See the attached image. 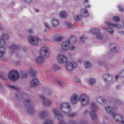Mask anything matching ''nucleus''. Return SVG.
<instances>
[{"instance_id": "nucleus-1", "label": "nucleus", "mask_w": 124, "mask_h": 124, "mask_svg": "<svg viewBox=\"0 0 124 124\" xmlns=\"http://www.w3.org/2000/svg\"><path fill=\"white\" fill-rule=\"evenodd\" d=\"M80 100L81 104L83 106H86L89 102V97L84 94H81L80 96L77 94H74L72 95L70 98L71 102L73 104H76Z\"/></svg>"}, {"instance_id": "nucleus-2", "label": "nucleus", "mask_w": 124, "mask_h": 124, "mask_svg": "<svg viewBox=\"0 0 124 124\" xmlns=\"http://www.w3.org/2000/svg\"><path fill=\"white\" fill-rule=\"evenodd\" d=\"M57 60L60 63L63 64L67 63L66 67L67 70H71L74 69L78 66L77 63L74 61L67 62L68 60L65 55L62 54L58 55L57 57Z\"/></svg>"}, {"instance_id": "nucleus-3", "label": "nucleus", "mask_w": 124, "mask_h": 124, "mask_svg": "<svg viewBox=\"0 0 124 124\" xmlns=\"http://www.w3.org/2000/svg\"><path fill=\"white\" fill-rule=\"evenodd\" d=\"M40 53V56H38L36 59V62L39 64L42 63L44 61V58L48 56L50 52L47 47L44 46L41 49Z\"/></svg>"}, {"instance_id": "nucleus-4", "label": "nucleus", "mask_w": 124, "mask_h": 124, "mask_svg": "<svg viewBox=\"0 0 124 124\" xmlns=\"http://www.w3.org/2000/svg\"><path fill=\"white\" fill-rule=\"evenodd\" d=\"M8 77L11 80L15 81L19 79V73L17 70H11L9 72Z\"/></svg>"}, {"instance_id": "nucleus-5", "label": "nucleus", "mask_w": 124, "mask_h": 124, "mask_svg": "<svg viewBox=\"0 0 124 124\" xmlns=\"http://www.w3.org/2000/svg\"><path fill=\"white\" fill-rule=\"evenodd\" d=\"M91 108V110L90 112V115L93 119L96 120L97 119L96 112L98 110V107L94 103H92Z\"/></svg>"}, {"instance_id": "nucleus-6", "label": "nucleus", "mask_w": 124, "mask_h": 124, "mask_svg": "<svg viewBox=\"0 0 124 124\" xmlns=\"http://www.w3.org/2000/svg\"><path fill=\"white\" fill-rule=\"evenodd\" d=\"M10 48L11 49V51L13 53L15 54L16 57L18 59H21V57L20 55L18 53V49L19 47L17 45L15 44H12L10 46Z\"/></svg>"}, {"instance_id": "nucleus-7", "label": "nucleus", "mask_w": 124, "mask_h": 124, "mask_svg": "<svg viewBox=\"0 0 124 124\" xmlns=\"http://www.w3.org/2000/svg\"><path fill=\"white\" fill-rule=\"evenodd\" d=\"M8 38L9 36L8 34L6 33H4L2 34L0 39V47H4L6 44L5 40L8 39Z\"/></svg>"}, {"instance_id": "nucleus-8", "label": "nucleus", "mask_w": 124, "mask_h": 124, "mask_svg": "<svg viewBox=\"0 0 124 124\" xmlns=\"http://www.w3.org/2000/svg\"><path fill=\"white\" fill-rule=\"evenodd\" d=\"M29 42L31 44L34 45H37L38 43L41 41V39L38 37H35L33 36H29L28 37Z\"/></svg>"}, {"instance_id": "nucleus-9", "label": "nucleus", "mask_w": 124, "mask_h": 124, "mask_svg": "<svg viewBox=\"0 0 124 124\" xmlns=\"http://www.w3.org/2000/svg\"><path fill=\"white\" fill-rule=\"evenodd\" d=\"M60 108L63 113H65L67 112V110H69L71 108V106L69 103L67 102H63L61 103L60 105Z\"/></svg>"}, {"instance_id": "nucleus-10", "label": "nucleus", "mask_w": 124, "mask_h": 124, "mask_svg": "<svg viewBox=\"0 0 124 124\" xmlns=\"http://www.w3.org/2000/svg\"><path fill=\"white\" fill-rule=\"evenodd\" d=\"M104 80L106 82L107 85H108V84H111V81L112 78V76L110 74H107L103 76Z\"/></svg>"}, {"instance_id": "nucleus-11", "label": "nucleus", "mask_w": 124, "mask_h": 124, "mask_svg": "<svg viewBox=\"0 0 124 124\" xmlns=\"http://www.w3.org/2000/svg\"><path fill=\"white\" fill-rule=\"evenodd\" d=\"M69 42L64 41L61 44V49L62 51H66L69 48Z\"/></svg>"}, {"instance_id": "nucleus-12", "label": "nucleus", "mask_w": 124, "mask_h": 124, "mask_svg": "<svg viewBox=\"0 0 124 124\" xmlns=\"http://www.w3.org/2000/svg\"><path fill=\"white\" fill-rule=\"evenodd\" d=\"M39 80L36 78H34L31 82L30 85L31 87H34L38 85L39 84Z\"/></svg>"}, {"instance_id": "nucleus-13", "label": "nucleus", "mask_w": 124, "mask_h": 124, "mask_svg": "<svg viewBox=\"0 0 124 124\" xmlns=\"http://www.w3.org/2000/svg\"><path fill=\"white\" fill-rule=\"evenodd\" d=\"M32 100L30 98H28L25 99L23 101V104L25 107H27L32 105L31 104Z\"/></svg>"}, {"instance_id": "nucleus-14", "label": "nucleus", "mask_w": 124, "mask_h": 124, "mask_svg": "<svg viewBox=\"0 0 124 124\" xmlns=\"http://www.w3.org/2000/svg\"><path fill=\"white\" fill-rule=\"evenodd\" d=\"M27 111L29 114H32L34 112V108L33 105H31L26 107Z\"/></svg>"}, {"instance_id": "nucleus-15", "label": "nucleus", "mask_w": 124, "mask_h": 124, "mask_svg": "<svg viewBox=\"0 0 124 124\" xmlns=\"http://www.w3.org/2000/svg\"><path fill=\"white\" fill-rule=\"evenodd\" d=\"M105 109L108 113L111 114L112 116H115L114 113L113 112V110L112 107L111 108L109 106H108L105 107Z\"/></svg>"}, {"instance_id": "nucleus-16", "label": "nucleus", "mask_w": 124, "mask_h": 124, "mask_svg": "<svg viewBox=\"0 0 124 124\" xmlns=\"http://www.w3.org/2000/svg\"><path fill=\"white\" fill-rule=\"evenodd\" d=\"M110 51L112 52H116L117 51L116 45L115 43H112L110 45Z\"/></svg>"}, {"instance_id": "nucleus-17", "label": "nucleus", "mask_w": 124, "mask_h": 124, "mask_svg": "<svg viewBox=\"0 0 124 124\" xmlns=\"http://www.w3.org/2000/svg\"><path fill=\"white\" fill-rule=\"evenodd\" d=\"M53 112L55 116L58 119H60L62 118V116L61 114L59 112H58L56 109H53Z\"/></svg>"}, {"instance_id": "nucleus-18", "label": "nucleus", "mask_w": 124, "mask_h": 124, "mask_svg": "<svg viewBox=\"0 0 124 124\" xmlns=\"http://www.w3.org/2000/svg\"><path fill=\"white\" fill-rule=\"evenodd\" d=\"M54 80L61 87H62L65 85V84L63 83V81L62 79L55 78Z\"/></svg>"}, {"instance_id": "nucleus-19", "label": "nucleus", "mask_w": 124, "mask_h": 124, "mask_svg": "<svg viewBox=\"0 0 124 124\" xmlns=\"http://www.w3.org/2000/svg\"><path fill=\"white\" fill-rule=\"evenodd\" d=\"M52 25L54 27L57 26L59 24V21L57 19L54 18L51 20V21Z\"/></svg>"}, {"instance_id": "nucleus-20", "label": "nucleus", "mask_w": 124, "mask_h": 124, "mask_svg": "<svg viewBox=\"0 0 124 124\" xmlns=\"http://www.w3.org/2000/svg\"><path fill=\"white\" fill-rule=\"evenodd\" d=\"M81 13L82 15L85 17L89 15L88 11L86 9H82L81 10Z\"/></svg>"}, {"instance_id": "nucleus-21", "label": "nucleus", "mask_w": 124, "mask_h": 124, "mask_svg": "<svg viewBox=\"0 0 124 124\" xmlns=\"http://www.w3.org/2000/svg\"><path fill=\"white\" fill-rule=\"evenodd\" d=\"M87 81L89 85H92L95 84L96 80L93 78H91L88 79L87 80Z\"/></svg>"}, {"instance_id": "nucleus-22", "label": "nucleus", "mask_w": 124, "mask_h": 124, "mask_svg": "<svg viewBox=\"0 0 124 124\" xmlns=\"http://www.w3.org/2000/svg\"><path fill=\"white\" fill-rule=\"evenodd\" d=\"M105 23L108 26H113L118 28H121V27L120 25L116 24H113L112 23H109L108 22H105Z\"/></svg>"}, {"instance_id": "nucleus-23", "label": "nucleus", "mask_w": 124, "mask_h": 124, "mask_svg": "<svg viewBox=\"0 0 124 124\" xmlns=\"http://www.w3.org/2000/svg\"><path fill=\"white\" fill-rule=\"evenodd\" d=\"M83 64L85 67L87 68L91 67L92 66L91 62L88 61H85L83 62Z\"/></svg>"}, {"instance_id": "nucleus-24", "label": "nucleus", "mask_w": 124, "mask_h": 124, "mask_svg": "<svg viewBox=\"0 0 124 124\" xmlns=\"http://www.w3.org/2000/svg\"><path fill=\"white\" fill-rule=\"evenodd\" d=\"M97 101L100 104H105L106 103L105 99L102 98L101 97H98L97 99Z\"/></svg>"}, {"instance_id": "nucleus-25", "label": "nucleus", "mask_w": 124, "mask_h": 124, "mask_svg": "<svg viewBox=\"0 0 124 124\" xmlns=\"http://www.w3.org/2000/svg\"><path fill=\"white\" fill-rule=\"evenodd\" d=\"M65 114L68 116L69 117H75L76 114L75 113H70V110L69 109L68 111L65 112Z\"/></svg>"}, {"instance_id": "nucleus-26", "label": "nucleus", "mask_w": 124, "mask_h": 124, "mask_svg": "<svg viewBox=\"0 0 124 124\" xmlns=\"http://www.w3.org/2000/svg\"><path fill=\"white\" fill-rule=\"evenodd\" d=\"M48 115V113L46 111H42L40 114V117L42 118H45Z\"/></svg>"}, {"instance_id": "nucleus-27", "label": "nucleus", "mask_w": 124, "mask_h": 124, "mask_svg": "<svg viewBox=\"0 0 124 124\" xmlns=\"http://www.w3.org/2000/svg\"><path fill=\"white\" fill-rule=\"evenodd\" d=\"M100 31V29L98 28H94L90 30L91 32L93 34H94L96 35V34L98 33Z\"/></svg>"}, {"instance_id": "nucleus-28", "label": "nucleus", "mask_w": 124, "mask_h": 124, "mask_svg": "<svg viewBox=\"0 0 124 124\" xmlns=\"http://www.w3.org/2000/svg\"><path fill=\"white\" fill-rule=\"evenodd\" d=\"M5 53V47H0V57L3 56Z\"/></svg>"}, {"instance_id": "nucleus-29", "label": "nucleus", "mask_w": 124, "mask_h": 124, "mask_svg": "<svg viewBox=\"0 0 124 124\" xmlns=\"http://www.w3.org/2000/svg\"><path fill=\"white\" fill-rule=\"evenodd\" d=\"M120 77L122 78H124V70L122 71L118 75H117L115 76L116 80H117L119 77Z\"/></svg>"}, {"instance_id": "nucleus-30", "label": "nucleus", "mask_w": 124, "mask_h": 124, "mask_svg": "<svg viewBox=\"0 0 124 124\" xmlns=\"http://www.w3.org/2000/svg\"><path fill=\"white\" fill-rule=\"evenodd\" d=\"M37 73L36 70H30L29 71V75L32 77L35 76Z\"/></svg>"}, {"instance_id": "nucleus-31", "label": "nucleus", "mask_w": 124, "mask_h": 124, "mask_svg": "<svg viewBox=\"0 0 124 124\" xmlns=\"http://www.w3.org/2000/svg\"><path fill=\"white\" fill-rule=\"evenodd\" d=\"M16 98L18 100L23 99V94L19 93H17L16 94Z\"/></svg>"}, {"instance_id": "nucleus-32", "label": "nucleus", "mask_w": 124, "mask_h": 124, "mask_svg": "<svg viewBox=\"0 0 124 124\" xmlns=\"http://www.w3.org/2000/svg\"><path fill=\"white\" fill-rule=\"evenodd\" d=\"M115 116H112L115 120L116 121L120 122V121L119 118V116H122L120 114H116L114 113Z\"/></svg>"}, {"instance_id": "nucleus-33", "label": "nucleus", "mask_w": 124, "mask_h": 124, "mask_svg": "<svg viewBox=\"0 0 124 124\" xmlns=\"http://www.w3.org/2000/svg\"><path fill=\"white\" fill-rule=\"evenodd\" d=\"M95 36L97 39L99 40L102 39L103 38V35L99 32L98 33L96 34Z\"/></svg>"}, {"instance_id": "nucleus-34", "label": "nucleus", "mask_w": 124, "mask_h": 124, "mask_svg": "<svg viewBox=\"0 0 124 124\" xmlns=\"http://www.w3.org/2000/svg\"><path fill=\"white\" fill-rule=\"evenodd\" d=\"M60 15L62 18H65L67 16V13L64 11H63L61 12Z\"/></svg>"}, {"instance_id": "nucleus-35", "label": "nucleus", "mask_w": 124, "mask_h": 124, "mask_svg": "<svg viewBox=\"0 0 124 124\" xmlns=\"http://www.w3.org/2000/svg\"><path fill=\"white\" fill-rule=\"evenodd\" d=\"M76 41V39L73 36H71L70 37L69 39V41H68L71 42L72 43H75Z\"/></svg>"}, {"instance_id": "nucleus-36", "label": "nucleus", "mask_w": 124, "mask_h": 124, "mask_svg": "<svg viewBox=\"0 0 124 124\" xmlns=\"http://www.w3.org/2000/svg\"><path fill=\"white\" fill-rule=\"evenodd\" d=\"M81 16L79 14H77L75 15L74 16L75 19L77 21L80 20L81 19Z\"/></svg>"}, {"instance_id": "nucleus-37", "label": "nucleus", "mask_w": 124, "mask_h": 124, "mask_svg": "<svg viewBox=\"0 0 124 124\" xmlns=\"http://www.w3.org/2000/svg\"><path fill=\"white\" fill-rule=\"evenodd\" d=\"M61 69V68L60 66L56 64L54 65L52 67V69L53 70H57Z\"/></svg>"}, {"instance_id": "nucleus-38", "label": "nucleus", "mask_w": 124, "mask_h": 124, "mask_svg": "<svg viewBox=\"0 0 124 124\" xmlns=\"http://www.w3.org/2000/svg\"><path fill=\"white\" fill-rule=\"evenodd\" d=\"M27 76V73L25 72H22L21 74V78L23 79L26 78Z\"/></svg>"}, {"instance_id": "nucleus-39", "label": "nucleus", "mask_w": 124, "mask_h": 124, "mask_svg": "<svg viewBox=\"0 0 124 124\" xmlns=\"http://www.w3.org/2000/svg\"><path fill=\"white\" fill-rule=\"evenodd\" d=\"M43 104L45 106H47L50 105L51 104V101H43Z\"/></svg>"}, {"instance_id": "nucleus-40", "label": "nucleus", "mask_w": 124, "mask_h": 124, "mask_svg": "<svg viewBox=\"0 0 124 124\" xmlns=\"http://www.w3.org/2000/svg\"><path fill=\"white\" fill-rule=\"evenodd\" d=\"M89 1L88 0H85L84 2V4L85 6L87 8H89L90 7V5L88 4Z\"/></svg>"}, {"instance_id": "nucleus-41", "label": "nucleus", "mask_w": 124, "mask_h": 124, "mask_svg": "<svg viewBox=\"0 0 124 124\" xmlns=\"http://www.w3.org/2000/svg\"><path fill=\"white\" fill-rule=\"evenodd\" d=\"M87 39V38L85 35H83L80 38V41L82 42H84Z\"/></svg>"}, {"instance_id": "nucleus-42", "label": "nucleus", "mask_w": 124, "mask_h": 124, "mask_svg": "<svg viewBox=\"0 0 124 124\" xmlns=\"http://www.w3.org/2000/svg\"><path fill=\"white\" fill-rule=\"evenodd\" d=\"M65 24L69 28H72L73 26V24L69 22H66V23Z\"/></svg>"}, {"instance_id": "nucleus-43", "label": "nucleus", "mask_w": 124, "mask_h": 124, "mask_svg": "<svg viewBox=\"0 0 124 124\" xmlns=\"http://www.w3.org/2000/svg\"><path fill=\"white\" fill-rule=\"evenodd\" d=\"M113 20L116 22H119L120 20V18L118 16H115L113 18Z\"/></svg>"}, {"instance_id": "nucleus-44", "label": "nucleus", "mask_w": 124, "mask_h": 124, "mask_svg": "<svg viewBox=\"0 0 124 124\" xmlns=\"http://www.w3.org/2000/svg\"><path fill=\"white\" fill-rule=\"evenodd\" d=\"M8 85L10 88L13 89L15 90H18L19 89L18 88L15 87L13 85Z\"/></svg>"}, {"instance_id": "nucleus-45", "label": "nucleus", "mask_w": 124, "mask_h": 124, "mask_svg": "<svg viewBox=\"0 0 124 124\" xmlns=\"http://www.w3.org/2000/svg\"><path fill=\"white\" fill-rule=\"evenodd\" d=\"M44 25L45 27L46 28L50 30V27L48 25V23L47 22H45L44 23Z\"/></svg>"}, {"instance_id": "nucleus-46", "label": "nucleus", "mask_w": 124, "mask_h": 124, "mask_svg": "<svg viewBox=\"0 0 124 124\" xmlns=\"http://www.w3.org/2000/svg\"><path fill=\"white\" fill-rule=\"evenodd\" d=\"M44 124H53V123L52 120H49L46 121Z\"/></svg>"}, {"instance_id": "nucleus-47", "label": "nucleus", "mask_w": 124, "mask_h": 124, "mask_svg": "<svg viewBox=\"0 0 124 124\" xmlns=\"http://www.w3.org/2000/svg\"><path fill=\"white\" fill-rule=\"evenodd\" d=\"M106 30L108 31L111 34H112L114 32V30L113 29L109 27L106 29Z\"/></svg>"}, {"instance_id": "nucleus-48", "label": "nucleus", "mask_w": 124, "mask_h": 124, "mask_svg": "<svg viewBox=\"0 0 124 124\" xmlns=\"http://www.w3.org/2000/svg\"><path fill=\"white\" fill-rule=\"evenodd\" d=\"M4 73H0V78L2 79L6 80V79L4 76Z\"/></svg>"}, {"instance_id": "nucleus-49", "label": "nucleus", "mask_w": 124, "mask_h": 124, "mask_svg": "<svg viewBox=\"0 0 124 124\" xmlns=\"http://www.w3.org/2000/svg\"><path fill=\"white\" fill-rule=\"evenodd\" d=\"M76 70H67L68 72L67 73L68 74H69V73H70L71 74H77L76 72L75 71Z\"/></svg>"}, {"instance_id": "nucleus-50", "label": "nucleus", "mask_w": 124, "mask_h": 124, "mask_svg": "<svg viewBox=\"0 0 124 124\" xmlns=\"http://www.w3.org/2000/svg\"><path fill=\"white\" fill-rule=\"evenodd\" d=\"M62 39V37L60 36L57 37L55 38V40L57 41H59L61 40Z\"/></svg>"}, {"instance_id": "nucleus-51", "label": "nucleus", "mask_w": 124, "mask_h": 124, "mask_svg": "<svg viewBox=\"0 0 124 124\" xmlns=\"http://www.w3.org/2000/svg\"><path fill=\"white\" fill-rule=\"evenodd\" d=\"M74 81L78 83H80L81 82V80L80 79L77 78H74Z\"/></svg>"}, {"instance_id": "nucleus-52", "label": "nucleus", "mask_w": 124, "mask_h": 124, "mask_svg": "<svg viewBox=\"0 0 124 124\" xmlns=\"http://www.w3.org/2000/svg\"><path fill=\"white\" fill-rule=\"evenodd\" d=\"M115 102L116 104L120 105L121 104V101L119 99L116 100Z\"/></svg>"}, {"instance_id": "nucleus-53", "label": "nucleus", "mask_w": 124, "mask_h": 124, "mask_svg": "<svg viewBox=\"0 0 124 124\" xmlns=\"http://www.w3.org/2000/svg\"><path fill=\"white\" fill-rule=\"evenodd\" d=\"M52 93V91L50 89H48V90L46 91V93L47 95H50Z\"/></svg>"}, {"instance_id": "nucleus-54", "label": "nucleus", "mask_w": 124, "mask_h": 124, "mask_svg": "<svg viewBox=\"0 0 124 124\" xmlns=\"http://www.w3.org/2000/svg\"><path fill=\"white\" fill-rule=\"evenodd\" d=\"M59 124H68L63 120H60L59 121Z\"/></svg>"}, {"instance_id": "nucleus-55", "label": "nucleus", "mask_w": 124, "mask_h": 124, "mask_svg": "<svg viewBox=\"0 0 124 124\" xmlns=\"http://www.w3.org/2000/svg\"><path fill=\"white\" fill-rule=\"evenodd\" d=\"M69 48L70 50H73L76 49V47L75 46L73 45L69 46Z\"/></svg>"}, {"instance_id": "nucleus-56", "label": "nucleus", "mask_w": 124, "mask_h": 124, "mask_svg": "<svg viewBox=\"0 0 124 124\" xmlns=\"http://www.w3.org/2000/svg\"><path fill=\"white\" fill-rule=\"evenodd\" d=\"M119 118L120 121V122H121V123L124 124V121L123 120V118L122 116H121L120 115L119 116Z\"/></svg>"}, {"instance_id": "nucleus-57", "label": "nucleus", "mask_w": 124, "mask_h": 124, "mask_svg": "<svg viewBox=\"0 0 124 124\" xmlns=\"http://www.w3.org/2000/svg\"><path fill=\"white\" fill-rule=\"evenodd\" d=\"M118 7L119 11L122 12L123 11V9L122 8V7L121 6L119 5L118 6Z\"/></svg>"}, {"instance_id": "nucleus-58", "label": "nucleus", "mask_w": 124, "mask_h": 124, "mask_svg": "<svg viewBox=\"0 0 124 124\" xmlns=\"http://www.w3.org/2000/svg\"><path fill=\"white\" fill-rule=\"evenodd\" d=\"M28 32L30 34H32L34 32V31L32 29H29L28 30Z\"/></svg>"}, {"instance_id": "nucleus-59", "label": "nucleus", "mask_w": 124, "mask_h": 124, "mask_svg": "<svg viewBox=\"0 0 124 124\" xmlns=\"http://www.w3.org/2000/svg\"><path fill=\"white\" fill-rule=\"evenodd\" d=\"M69 122L70 124H77L76 122L73 120H71Z\"/></svg>"}, {"instance_id": "nucleus-60", "label": "nucleus", "mask_w": 124, "mask_h": 124, "mask_svg": "<svg viewBox=\"0 0 124 124\" xmlns=\"http://www.w3.org/2000/svg\"><path fill=\"white\" fill-rule=\"evenodd\" d=\"M40 97L43 100V101H46V99L44 96L43 95H40Z\"/></svg>"}, {"instance_id": "nucleus-61", "label": "nucleus", "mask_w": 124, "mask_h": 124, "mask_svg": "<svg viewBox=\"0 0 124 124\" xmlns=\"http://www.w3.org/2000/svg\"><path fill=\"white\" fill-rule=\"evenodd\" d=\"M86 123V121L85 120H81L80 123L81 124H85Z\"/></svg>"}, {"instance_id": "nucleus-62", "label": "nucleus", "mask_w": 124, "mask_h": 124, "mask_svg": "<svg viewBox=\"0 0 124 124\" xmlns=\"http://www.w3.org/2000/svg\"><path fill=\"white\" fill-rule=\"evenodd\" d=\"M78 71L76 72H78V73H80V74L82 75L83 74V72L84 71H83V70H77Z\"/></svg>"}, {"instance_id": "nucleus-63", "label": "nucleus", "mask_w": 124, "mask_h": 124, "mask_svg": "<svg viewBox=\"0 0 124 124\" xmlns=\"http://www.w3.org/2000/svg\"><path fill=\"white\" fill-rule=\"evenodd\" d=\"M7 115L8 116H9L10 117H12V116L14 115L13 114H11L9 112H8L7 113Z\"/></svg>"}, {"instance_id": "nucleus-64", "label": "nucleus", "mask_w": 124, "mask_h": 124, "mask_svg": "<svg viewBox=\"0 0 124 124\" xmlns=\"http://www.w3.org/2000/svg\"><path fill=\"white\" fill-rule=\"evenodd\" d=\"M98 63L99 64L101 65H103V62L101 61H99Z\"/></svg>"}]
</instances>
